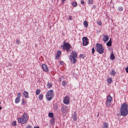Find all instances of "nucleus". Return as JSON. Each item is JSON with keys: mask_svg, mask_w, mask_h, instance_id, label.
Segmentation results:
<instances>
[{"mask_svg": "<svg viewBox=\"0 0 128 128\" xmlns=\"http://www.w3.org/2000/svg\"><path fill=\"white\" fill-rule=\"evenodd\" d=\"M22 104L23 105H24L26 103V102L24 98H22Z\"/></svg>", "mask_w": 128, "mask_h": 128, "instance_id": "obj_26", "label": "nucleus"}, {"mask_svg": "<svg viewBox=\"0 0 128 128\" xmlns=\"http://www.w3.org/2000/svg\"><path fill=\"white\" fill-rule=\"evenodd\" d=\"M1 104V102L0 101V104Z\"/></svg>", "mask_w": 128, "mask_h": 128, "instance_id": "obj_55", "label": "nucleus"}, {"mask_svg": "<svg viewBox=\"0 0 128 128\" xmlns=\"http://www.w3.org/2000/svg\"><path fill=\"white\" fill-rule=\"evenodd\" d=\"M94 48H93L92 49V54H94Z\"/></svg>", "mask_w": 128, "mask_h": 128, "instance_id": "obj_42", "label": "nucleus"}, {"mask_svg": "<svg viewBox=\"0 0 128 128\" xmlns=\"http://www.w3.org/2000/svg\"><path fill=\"white\" fill-rule=\"evenodd\" d=\"M110 56H114L113 53L112 52V53L111 54Z\"/></svg>", "mask_w": 128, "mask_h": 128, "instance_id": "obj_48", "label": "nucleus"}, {"mask_svg": "<svg viewBox=\"0 0 128 128\" xmlns=\"http://www.w3.org/2000/svg\"><path fill=\"white\" fill-rule=\"evenodd\" d=\"M12 124L13 126H16L17 125L16 121H14L12 122Z\"/></svg>", "mask_w": 128, "mask_h": 128, "instance_id": "obj_33", "label": "nucleus"}, {"mask_svg": "<svg viewBox=\"0 0 128 128\" xmlns=\"http://www.w3.org/2000/svg\"><path fill=\"white\" fill-rule=\"evenodd\" d=\"M34 128H40L39 126H35Z\"/></svg>", "mask_w": 128, "mask_h": 128, "instance_id": "obj_49", "label": "nucleus"}, {"mask_svg": "<svg viewBox=\"0 0 128 128\" xmlns=\"http://www.w3.org/2000/svg\"><path fill=\"white\" fill-rule=\"evenodd\" d=\"M67 107L64 106H62L61 108V111L62 113H64L67 112Z\"/></svg>", "mask_w": 128, "mask_h": 128, "instance_id": "obj_10", "label": "nucleus"}, {"mask_svg": "<svg viewBox=\"0 0 128 128\" xmlns=\"http://www.w3.org/2000/svg\"><path fill=\"white\" fill-rule=\"evenodd\" d=\"M16 40V43L18 44H19L20 43V42L19 40Z\"/></svg>", "mask_w": 128, "mask_h": 128, "instance_id": "obj_43", "label": "nucleus"}, {"mask_svg": "<svg viewBox=\"0 0 128 128\" xmlns=\"http://www.w3.org/2000/svg\"><path fill=\"white\" fill-rule=\"evenodd\" d=\"M126 72L128 73V66L126 68Z\"/></svg>", "mask_w": 128, "mask_h": 128, "instance_id": "obj_44", "label": "nucleus"}, {"mask_svg": "<svg viewBox=\"0 0 128 128\" xmlns=\"http://www.w3.org/2000/svg\"><path fill=\"white\" fill-rule=\"evenodd\" d=\"M81 4H84V1L82 0H81Z\"/></svg>", "mask_w": 128, "mask_h": 128, "instance_id": "obj_47", "label": "nucleus"}, {"mask_svg": "<svg viewBox=\"0 0 128 128\" xmlns=\"http://www.w3.org/2000/svg\"><path fill=\"white\" fill-rule=\"evenodd\" d=\"M126 48H127V50H128V44L127 45Z\"/></svg>", "mask_w": 128, "mask_h": 128, "instance_id": "obj_52", "label": "nucleus"}, {"mask_svg": "<svg viewBox=\"0 0 128 128\" xmlns=\"http://www.w3.org/2000/svg\"><path fill=\"white\" fill-rule=\"evenodd\" d=\"M50 123L52 125H54V118H52L50 121Z\"/></svg>", "mask_w": 128, "mask_h": 128, "instance_id": "obj_25", "label": "nucleus"}, {"mask_svg": "<svg viewBox=\"0 0 128 128\" xmlns=\"http://www.w3.org/2000/svg\"><path fill=\"white\" fill-rule=\"evenodd\" d=\"M32 127L31 126L28 125L27 126V128H32Z\"/></svg>", "mask_w": 128, "mask_h": 128, "instance_id": "obj_46", "label": "nucleus"}, {"mask_svg": "<svg viewBox=\"0 0 128 128\" xmlns=\"http://www.w3.org/2000/svg\"><path fill=\"white\" fill-rule=\"evenodd\" d=\"M40 89H38L36 92V95H38L40 92Z\"/></svg>", "mask_w": 128, "mask_h": 128, "instance_id": "obj_31", "label": "nucleus"}, {"mask_svg": "<svg viewBox=\"0 0 128 128\" xmlns=\"http://www.w3.org/2000/svg\"><path fill=\"white\" fill-rule=\"evenodd\" d=\"M72 118L75 121L77 120V115L75 112H74L72 114Z\"/></svg>", "mask_w": 128, "mask_h": 128, "instance_id": "obj_12", "label": "nucleus"}, {"mask_svg": "<svg viewBox=\"0 0 128 128\" xmlns=\"http://www.w3.org/2000/svg\"><path fill=\"white\" fill-rule=\"evenodd\" d=\"M60 56H56L55 59V60H60Z\"/></svg>", "mask_w": 128, "mask_h": 128, "instance_id": "obj_38", "label": "nucleus"}, {"mask_svg": "<svg viewBox=\"0 0 128 128\" xmlns=\"http://www.w3.org/2000/svg\"><path fill=\"white\" fill-rule=\"evenodd\" d=\"M54 110H56L58 108V106L57 104H55L54 105Z\"/></svg>", "mask_w": 128, "mask_h": 128, "instance_id": "obj_32", "label": "nucleus"}, {"mask_svg": "<svg viewBox=\"0 0 128 128\" xmlns=\"http://www.w3.org/2000/svg\"><path fill=\"white\" fill-rule=\"evenodd\" d=\"M97 23L98 25L100 26H101L102 24V22L100 21H98Z\"/></svg>", "mask_w": 128, "mask_h": 128, "instance_id": "obj_36", "label": "nucleus"}, {"mask_svg": "<svg viewBox=\"0 0 128 128\" xmlns=\"http://www.w3.org/2000/svg\"><path fill=\"white\" fill-rule=\"evenodd\" d=\"M84 56V54H80V56Z\"/></svg>", "mask_w": 128, "mask_h": 128, "instance_id": "obj_50", "label": "nucleus"}, {"mask_svg": "<svg viewBox=\"0 0 128 128\" xmlns=\"http://www.w3.org/2000/svg\"><path fill=\"white\" fill-rule=\"evenodd\" d=\"M62 84L64 86H66V81L65 80L63 81L62 83Z\"/></svg>", "mask_w": 128, "mask_h": 128, "instance_id": "obj_30", "label": "nucleus"}, {"mask_svg": "<svg viewBox=\"0 0 128 128\" xmlns=\"http://www.w3.org/2000/svg\"><path fill=\"white\" fill-rule=\"evenodd\" d=\"M112 44V42L111 39L110 38V40L106 43V45L108 46H110Z\"/></svg>", "mask_w": 128, "mask_h": 128, "instance_id": "obj_14", "label": "nucleus"}, {"mask_svg": "<svg viewBox=\"0 0 128 128\" xmlns=\"http://www.w3.org/2000/svg\"><path fill=\"white\" fill-rule=\"evenodd\" d=\"M27 114L26 113H25L22 114L21 118H18V122L22 124L25 123L28 120Z\"/></svg>", "mask_w": 128, "mask_h": 128, "instance_id": "obj_2", "label": "nucleus"}, {"mask_svg": "<svg viewBox=\"0 0 128 128\" xmlns=\"http://www.w3.org/2000/svg\"><path fill=\"white\" fill-rule=\"evenodd\" d=\"M93 0H88V4H91L93 3Z\"/></svg>", "mask_w": 128, "mask_h": 128, "instance_id": "obj_34", "label": "nucleus"}, {"mask_svg": "<svg viewBox=\"0 0 128 128\" xmlns=\"http://www.w3.org/2000/svg\"><path fill=\"white\" fill-rule=\"evenodd\" d=\"M80 57H81V58H84V56H80Z\"/></svg>", "mask_w": 128, "mask_h": 128, "instance_id": "obj_54", "label": "nucleus"}, {"mask_svg": "<svg viewBox=\"0 0 128 128\" xmlns=\"http://www.w3.org/2000/svg\"><path fill=\"white\" fill-rule=\"evenodd\" d=\"M54 92L52 90H50L47 92L46 94V98L48 101L51 100L53 98Z\"/></svg>", "mask_w": 128, "mask_h": 128, "instance_id": "obj_3", "label": "nucleus"}, {"mask_svg": "<svg viewBox=\"0 0 128 128\" xmlns=\"http://www.w3.org/2000/svg\"><path fill=\"white\" fill-rule=\"evenodd\" d=\"M64 62L63 61H61L60 62V64L61 65H62L64 64Z\"/></svg>", "mask_w": 128, "mask_h": 128, "instance_id": "obj_40", "label": "nucleus"}, {"mask_svg": "<svg viewBox=\"0 0 128 128\" xmlns=\"http://www.w3.org/2000/svg\"><path fill=\"white\" fill-rule=\"evenodd\" d=\"M72 5L74 7H76L78 5L77 3L75 1L73 2L72 3Z\"/></svg>", "mask_w": 128, "mask_h": 128, "instance_id": "obj_21", "label": "nucleus"}, {"mask_svg": "<svg viewBox=\"0 0 128 128\" xmlns=\"http://www.w3.org/2000/svg\"><path fill=\"white\" fill-rule=\"evenodd\" d=\"M43 95L42 94H40L39 96V99L40 100H42L43 99Z\"/></svg>", "mask_w": 128, "mask_h": 128, "instance_id": "obj_29", "label": "nucleus"}, {"mask_svg": "<svg viewBox=\"0 0 128 128\" xmlns=\"http://www.w3.org/2000/svg\"><path fill=\"white\" fill-rule=\"evenodd\" d=\"M93 8H96V6L95 5H94L93 6Z\"/></svg>", "mask_w": 128, "mask_h": 128, "instance_id": "obj_51", "label": "nucleus"}, {"mask_svg": "<svg viewBox=\"0 0 128 128\" xmlns=\"http://www.w3.org/2000/svg\"><path fill=\"white\" fill-rule=\"evenodd\" d=\"M28 93L26 91H24L23 92V94L24 97L26 98H29L28 95Z\"/></svg>", "mask_w": 128, "mask_h": 128, "instance_id": "obj_13", "label": "nucleus"}, {"mask_svg": "<svg viewBox=\"0 0 128 128\" xmlns=\"http://www.w3.org/2000/svg\"><path fill=\"white\" fill-rule=\"evenodd\" d=\"M2 108L1 106H0V110L2 109Z\"/></svg>", "mask_w": 128, "mask_h": 128, "instance_id": "obj_53", "label": "nucleus"}, {"mask_svg": "<svg viewBox=\"0 0 128 128\" xmlns=\"http://www.w3.org/2000/svg\"><path fill=\"white\" fill-rule=\"evenodd\" d=\"M64 44L62 46L63 49L66 50L68 52H69L70 51V49L71 46L68 43H66V42L64 41L63 42Z\"/></svg>", "mask_w": 128, "mask_h": 128, "instance_id": "obj_4", "label": "nucleus"}, {"mask_svg": "<svg viewBox=\"0 0 128 128\" xmlns=\"http://www.w3.org/2000/svg\"><path fill=\"white\" fill-rule=\"evenodd\" d=\"M84 24L85 27H87L88 26V23L87 21L85 20L84 22Z\"/></svg>", "mask_w": 128, "mask_h": 128, "instance_id": "obj_20", "label": "nucleus"}, {"mask_svg": "<svg viewBox=\"0 0 128 128\" xmlns=\"http://www.w3.org/2000/svg\"><path fill=\"white\" fill-rule=\"evenodd\" d=\"M110 60H113L115 58V56H110Z\"/></svg>", "mask_w": 128, "mask_h": 128, "instance_id": "obj_39", "label": "nucleus"}, {"mask_svg": "<svg viewBox=\"0 0 128 128\" xmlns=\"http://www.w3.org/2000/svg\"><path fill=\"white\" fill-rule=\"evenodd\" d=\"M103 38V40L105 42H107L109 38L108 36L107 35H104Z\"/></svg>", "mask_w": 128, "mask_h": 128, "instance_id": "obj_11", "label": "nucleus"}, {"mask_svg": "<svg viewBox=\"0 0 128 128\" xmlns=\"http://www.w3.org/2000/svg\"><path fill=\"white\" fill-rule=\"evenodd\" d=\"M66 0H62V3H61V4L62 5H63L64 4V1Z\"/></svg>", "mask_w": 128, "mask_h": 128, "instance_id": "obj_45", "label": "nucleus"}, {"mask_svg": "<svg viewBox=\"0 0 128 128\" xmlns=\"http://www.w3.org/2000/svg\"><path fill=\"white\" fill-rule=\"evenodd\" d=\"M68 19L69 20H72V16H69Z\"/></svg>", "mask_w": 128, "mask_h": 128, "instance_id": "obj_41", "label": "nucleus"}, {"mask_svg": "<svg viewBox=\"0 0 128 128\" xmlns=\"http://www.w3.org/2000/svg\"><path fill=\"white\" fill-rule=\"evenodd\" d=\"M20 98L16 97L15 99V102L16 104H18L20 102Z\"/></svg>", "mask_w": 128, "mask_h": 128, "instance_id": "obj_19", "label": "nucleus"}, {"mask_svg": "<svg viewBox=\"0 0 128 128\" xmlns=\"http://www.w3.org/2000/svg\"><path fill=\"white\" fill-rule=\"evenodd\" d=\"M111 104V102L110 101H109L108 100H106V106H109Z\"/></svg>", "mask_w": 128, "mask_h": 128, "instance_id": "obj_16", "label": "nucleus"}, {"mask_svg": "<svg viewBox=\"0 0 128 128\" xmlns=\"http://www.w3.org/2000/svg\"><path fill=\"white\" fill-rule=\"evenodd\" d=\"M71 56L70 55V56H77V54H76V52L74 51H72L70 53Z\"/></svg>", "mask_w": 128, "mask_h": 128, "instance_id": "obj_15", "label": "nucleus"}, {"mask_svg": "<svg viewBox=\"0 0 128 128\" xmlns=\"http://www.w3.org/2000/svg\"><path fill=\"white\" fill-rule=\"evenodd\" d=\"M96 50L99 53L102 54L103 53L104 50L103 47L101 44L97 43L96 44Z\"/></svg>", "mask_w": 128, "mask_h": 128, "instance_id": "obj_5", "label": "nucleus"}, {"mask_svg": "<svg viewBox=\"0 0 128 128\" xmlns=\"http://www.w3.org/2000/svg\"><path fill=\"white\" fill-rule=\"evenodd\" d=\"M108 84H110L112 82V80L111 78H109L107 80Z\"/></svg>", "mask_w": 128, "mask_h": 128, "instance_id": "obj_18", "label": "nucleus"}, {"mask_svg": "<svg viewBox=\"0 0 128 128\" xmlns=\"http://www.w3.org/2000/svg\"><path fill=\"white\" fill-rule=\"evenodd\" d=\"M74 57V56H70L69 57V59L70 60V62L73 63H76V59ZM74 57L76 58L77 56Z\"/></svg>", "mask_w": 128, "mask_h": 128, "instance_id": "obj_9", "label": "nucleus"}, {"mask_svg": "<svg viewBox=\"0 0 128 128\" xmlns=\"http://www.w3.org/2000/svg\"><path fill=\"white\" fill-rule=\"evenodd\" d=\"M21 96V93L20 92H18L17 94V98H20Z\"/></svg>", "mask_w": 128, "mask_h": 128, "instance_id": "obj_35", "label": "nucleus"}, {"mask_svg": "<svg viewBox=\"0 0 128 128\" xmlns=\"http://www.w3.org/2000/svg\"><path fill=\"white\" fill-rule=\"evenodd\" d=\"M70 98L68 96H66L64 98L63 100L64 103L66 105H68L70 104Z\"/></svg>", "mask_w": 128, "mask_h": 128, "instance_id": "obj_7", "label": "nucleus"}, {"mask_svg": "<svg viewBox=\"0 0 128 128\" xmlns=\"http://www.w3.org/2000/svg\"><path fill=\"white\" fill-rule=\"evenodd\" d=\"M112 99V97L110 95H109L108 96L106 100L109 101L111 102Z\"/></svg>", "mask_w": 128, "mask_h": 128, "instance_id": "obj_17", "label": "nucleus"}, {"mask_svg": "<svg viewBox=\"0 0 128 128\" xmlns=\"http://www.w3.org/2000/svg\"><path fill=\"white\" fill-rule=\"evenodd\" d=\"M120 112L121 115L124 116L127 115L128 113V105L126 103H124L122 105Z\"/></svg>", "mask_w": 128, "mask_h": 128, "instance_id": "obj_1", "label": "nucleus"}, {"mask_svg": "<svg viewBox=\"0 0 128 128\" xmlns=\"http://www.w3.org/2000/svg\"><path fill=\"white\" fill-rule=\"evenodd\" d=\"M42 67L43 70L46 72H48V69L47 66L44 64H42Z\"/></svg>", "mask_w": 128, "mask_h": 128, "instance_id": "obj_8", "label": "nucleus"}, {"mask_svg": "<svg viewBox=\"0 0 128 128\" xmlns=\"http://www.w3.org/2000/svg\"><path fill=\"white\" fill-rule=\"evenodd\" d=\"M61 54V52L60 51H58L56 52L57 56H60Z\"/></svg>", "mask_w": 128, "mask_h": 128, "instance_id": "obj_28", "label": "nucleus"}, {"mask_svg": "<svg viewBox=\"0 0 128 128\" xmlns=\"http://www.w3.org/2000/svg\"><path fill=\"white\" fill-rule=\"evenodd\" d=\"M83 41V46H85L88 45L89 42H88V39L86 37H84L82 38Z\"/></svg>", "mask_w": 128, "mask_h": 128, "instance_id": "obj_6", "label": "nucleus"}, {"mask_svg": "<svg viewBox=\"0 0 128 128\" xmlns=\"http://www.w3.org/2000/svg\"><path fill=\"white\" fill-rule=\"evenodd\" d=\"M103 128H108V125L107 123H104L103 124Z\"/></svg>", "mask_w": 128, "mask_h": 128, "instance_id": "obj_23", "label": "nucleus"}, {"mask_svg": "<svg viewBox=\"0 0 128 128\" xmlns=\"http://www.w3.org/2000/svg\"><path fill=\"white\" fill-rule=\"evenodd\" d=\"M110 74L111 75L113 76H115L116 74V72L113 70H112L110 72Z\"/></svg>", "mask_w": 128, "mask_h": 128, "instance_id": "obj_22", "label": "nucleus"}, {"mask_svg": "<svg viewBox=\"0 0 128 128\" xmlns=\"http://www.w3.org/2000/svg\"><path fill=\"white\" fill-rule=\"evenodd\" d=\"M47 87L49 88H50L52 86V84L50 83H48L46 84Z\"/></svg>", "mask_w": 128, "mask_h": 128, "instance_id": "obj_27", "label": "nucleus"}, {"mask_svg": "<svg viewBox=\"0 0 128 128\" xmlns=\"http://www.w3.org/2000/svg\"><path fill=\"white\" fill-rule=\"evenodd\" d=\"M123 10V8L122 7H119L118 8V10L120 11H121Z\"/></svg>", "mask_w": 128, "mask_h": 128, "instance_id": "obj_37", "label": "nucleus"}, {"mask_svg": "<svg viewBox=\"0 0 128 128\" xmlns=\"http://www.w3.org/2000/svg\"><path fill=\"white\" fill-rule=\"evenodd\" d=\"M48 116L52 118H53V114L52 112H49L48 114Z\"/></svg>", "mask_w": 128, "mask_h": 128, "instance_id": "obj_24", "label": "nucleus"}]
</instances>
